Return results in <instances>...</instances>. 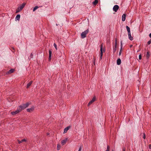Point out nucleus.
Masks as SVG:
<instances>
[{
  "mask_svg": "<svg viewBox=\"0 0 151 151\" xmlns=\"http://www.w3.org/2000/svg\"><path fill=\"white\" fill-rule=\"evenodd\" d=\"M143 138L144 139H145V133H143Z\"/></svg>",
  "mask_w": 151,
  "mask_h": 151,
  "instance_id": "7c9ffc66",
  "label": "nucleus"
},
{
  "mask_svg": "<svg viewBox=\"0 0 151 151\" xmlns=\"http://www.w3.org/2000/svg\"><path fill=\"white\" fill-rule=\"evenodd\" d=\"M112 151H114L113 150H112Z\"/></svg>",
  "mask_w": 151,
  "mask_h": 151,
  "instance_id": "79ce46f5",
  "label": "nucleus"
},
{
  "mask_svg": "<svg viewBox=\"0 0 151 151\" xmlns=\"http://www.w3.org/2000/svg\"><path fill=\"white\" fill-rule=\"evenodd\" d=\"M33 54L32 53H31L30 55V58H32L33 57Z\"/></svg>",
  "mask_w": 151,
  "mask_h": 151,
  "instance_id": "f704fd0d",
  "label": "nucleus"
},
{
  "mask_svg": "<svg viewBox=\"0 0 151 151\" xmlns=\"http://www.w3.org/2000/svg\"><path fill=\"white\" fill-rule=\"evenodd\" d=\"M32 83V81H31L29 83H28L27 85V88H28L30 86Z\"/></svg>",
  "mask_w": 151,
  "mask_h": 151,
  "instance_id": "ddd939ff",
  "label": "nucleus"
},
{
  "mask_svg": "<svg viewBox=\"0 0 151 151\" xmlns=\"http://www.w3.org/2000/svg\"><path fill=\"white\" fill-rule=\"evenodd\" d=\"M25 5L26 3H23L21 5L19 6L17 8V9L16 10V13H18L22 10L25 6Z\"/></svg>",
  "mask_w": 151,
  "mask_h": 151,
  "instance_id": "f03ea898",
  "label": "nucleus"
},
{
  "mask_svg": "<svg viewBox=\"0 0 151 151\" xmlns=\"http://www.w3.org/2000/svg\"><path fill=\"white\" fill-rule=\"evenodd\" d=\"M116 46H115V48H114V49H113V51L114 52H115L116 51Z\"/></svg>",
  "mask_w": 151,
  "mask_h": 151,
  "instance_id": "c756f323",
  "label": "nucleus"
},
{
  "mask_svg": "<svg viewBox=\"0 0 151 151\" xmlns=\"http://www.w3.org/2000/svg\"><path fill=\"white\" fill-rule=\"evenodd\" d=\"M26 140L25 139H23L21 141H20L19 140H18V142L19 144H20L21 143H22V142H26Z\"/></svg>",
  "mask_w": 151,
  "mask_h": 151,
  "instance_id": "a211bd4d",
  "label": "nucleus"
},
{
  "mask_svg": "<svg viewBox=\"0 0 151 151\" xmlns=\"http://www.w3.org/2000/svg\"><path fill=\"white\" fill-rule=\"evenodd\" d=\"M82 149V147L81 146H80L78 151H81Z\"/></svg>",
  "mask_w": 151,
  "mask_h": 151,
  "instance_id": "c85d7f7f",
  "label": "nucleus"
},
{
  "mask_svg": "<svg viewBox=\"0 0 151 151\" xmlns=\"http://www.w3.org/2000/svg\"><path fill=\"white\" fill-rule=\"evenodd\" d=\"M34 107L32 106L30 108L27 109V111L28 112H31L34 110Z\"/></svg>",
  "mask_w": 151,
  "mask_h": 151,
  "instance_id": "423d86ee",
  "label": "nucleus"
},
{
  "mask_svg": "<svg viewBox=\"0 0 151 151\" xmlns=\"http://www.w3.org/2000/svg\"><path fill=\"white\" fill-rule=\"evenodd\" d=\"M93 63L94 65L95 64V61H96V59L95 58H93Z\"/></svg>",
  "mask_w": 151,
  "mask_h": 151,
  "instance_id": "473e14b6",
  "label": "nucleus"
},
{
  "mask_svg": "<svg viewBox=\"0 0 151 151\" xmlns=\"http://www.w3.org/2000/svg\"><path fill=\"white\" fill-rule=\"evenodd\" d=\"M151 43V40H150L147 43L149 45Z\"/></svg>",
  "mask_w": 151,
  "mask_h": 151,
  "instance_id": "2f4dec72",
  "label": "nucleus"
},
{
  "mask_svg": "<svg viewBox=\"0 0 151 151\" xmlns=\"http://www.w3.org/2000/svg\"><path fill=\"white\" fill-rule=\"evenodd\" d=\"M150 56V55L149 54V52L148 51L147 52L146 54V57L147 58H148Z\"/></svg>",
  "mask_w": 151,
  "mask_h": 151,
  "instance_id": "412c9836",
  "label": "nucleus"
},
{
  "mask_svg": "<svg viewBox=\"0 0 151 151\" xmlns=\"http://www.w3.org/2000/svg\"><path fill=\"white\" fill-rule=\"evenodd\" d=\"M98 3L97 0H95V1L92 2V4L94 5H96Z\"/></svg>",
  "mask_w": 151,
  "mask_h": 151,
  "instance_id": "aec40b11",
  "label": "nucleus"
},
{
  "mask_svg": "<svg viewBox=\"0 0 151 151\" xmlns=\"http://www.w3.org/2000/svg\"><path fill=\"white\" fill-rule=\"evenodd\" d=\"M31 104V103L27 102L26 104H22L19 106V108L21 109L22 111V110L28 107Z\"/></svg>",
  "mask_w": 151,
  "mask_h": 151,
  "instance_id": "f257e3e1",
  "label": "nucleus"
},
{
  "mask_svg": "<svg viewBox=\"0 0 151 151\" xmlns=\"http://www.w3.org/2000/svg\"><path fill=\"white\" fill-rule=\"evenodd\" d=\"M20 14L17 15L15 17V20L19 21L20 20Z\"/></svg>",
  "mask_w": 151,
  "mask_h": 151,
  "instance_id": "9b49d317",
  "label": "nucleus"
},
{
  "mask_svg": "<svg viewBox=\"0 0 151 151\" xmlns=\"http://www.w3.org/2000/svg\"><path fill=\"white\" fill-rule=\"evenodd\" d=\"M49 60H50L51 59V56L52 54V51L51 50H49Z\"/></svg>",
  "mask_w": 151,
  "mask_h": 151,
  "instance_id": "2eb2a0df",
  "label": "nucleus"
},
{
  "mask_svg": "<svg viewBox=\"0 0 151 151\" xmlns=\"http://www.w3.org/2000/svg\"><path fill=\"white\" fill-rule=\"evenodd\" d=\"M123 151H125V150L124 149V150H123Z\"/></svg>",
  "mask_w": 151,
  "mask_h": 151,
  "instance_id": "58836bf2",
  "label": "nucleus"
},
{
  "mask_svg": "<svg viewBox=\"0 0 151 151\" xmlns=\"http://www.w3.org/2000/svg\"><path fill=\"white\" fill-rule=\"evenodd\" d=\"M54 46L55 47V49H56V50H57V45H56V44L55 43H54Z\"/></svg>",
  "mask_w": 151,
  "mask_h": 151,
  "instance_id": "393cba45",
  "label": "nucleus"
},
{
  "mask_svg": "<svg viewBox=\"0 0 151 151\" xmlns=\"http://www.w3.org/2000/svg\"><path fill=\"white\" fill-rule=\"evenodd\" d=\"M119 9V6L118 5H116L114 6L113 7V10L115 12H116Z\"/></svg>",
  "mask_w": 151,
  "mask_h": 151,
  "instance_id": "39448f33",
  "label": "nucleus"
},
{
  "mask_svg": "<svg viewBox=\"0 0 151 151\" xmlns=\"http://www.w3.org/2000/svg\"><path fill=\"white\" fill-rule=\"evenodd\" d=\"M122 50V48L121 47V48H120V51H119V55H121Z\"/></svg>",
  "mask_w": 151,
  "mask_h": 151,
  "instance_id": "a878e982",
  "label": "nucleus"
},
{
  "mask_svg": "<svg viewBox=\"0 0 151 151\" xmlns=\"http://www.w3.org/2000/svg\"><path fill=\"white\" fill-rule=\"evenodd\" d=\"M132 45H131V46H130L131 47H132Z\"/></svg>",
  "mask_w": 151,
  "mask_h": 151,
  "instance_id": "a19ab883",
  "label": "nucleus"
},
{
  "mask_svg": "<svg viewBox=\"0 0 151 151\" xmlns=\"http://www.w3.org/2000/svg\"><path fill=\"white\" fill-rule=\"evenodd\" d=\"M89 32V29H87L86 31L84 32H82L81 33V36L82 38H84L86 37V35Z\"/></svg>",
  "mask_w": 151,
  "mask_h": 151,
  "instance_id": "7ed1b4c3",
  "label": "nucleus"
},
{
  "mask_svg": "<svg viewBox=\"0 0 151 151\" xmlns=\"http://www.w3.org/2000/svg\"><path fill=\"white\" fill-rule=\"evenodd\" d=\"M115 46L116 47V46L117 45V41L116 39L115 40Z\"/></svg>",
  "mask_w": 151,
  "mask_h": 151,
  "instance_id": "bb28decb",
  "label": "nucleus"
},
{
  "mask_svg": "<svg viewBox=\"0 0 151 151\" xmlns=\"http://www.w3.org/2000/svg\"><path fill=\"white\" fill-rule=\"evenodd\" d=\"M121 63V60L120 58H118L117 60V64L119 65Z\"/></svg>",
  "mask_w": 151,
  "mask_h": 151,
  "instance_id": "f3484780",
  "label": "nucleus"
},
{
  "mask_svg": "<svg viewBox=\"0 0 151 151\" xmlns=\"http://www.w3.org/2000/svg\"><path fill=\"white\" fill-rule=\"evenodd\" d=\"M149 36L151 38V33L149 34Z\"/></svg>",
  "mask_w": 151,
  "mask_h": 151,
  "instance_id": "4c0bfd02",
  "label": "nucleus"
},
{
  "mask_svg": "<svg viewBox=\"0 0 151 151\" xmlns=\"http://www.w3.org/2000/svg\"><path fill=\"white\" fill-rule=\"evenodd\" d=\"M110 150V147L109 146H107V149L106 151H109Z\"/></svg>",
  "mask_w": 151,
  "mask_h": 151,
  "instance_id": "b1692460",
  "label": "nucleus"
},
{
  "mask_svg": "<svg viewBox=\"0 0 151 151\" xmlns=\"http://www.w3.org/2000/svg\"><path fill=\"white\" fill-rule=\"evenodd\" d=\"M126 15L125 14H124L122 16V21H125L126 19Z\"/></svg>",
  "mask_w": 151,
  "mask_h": 151,
  "instance_id": "f8f14e48",
  "label": "nucleus"
},
{
  "mask_svg": "<svg viewBox=\"0 0 151 151\" xmlns=\"http://www.w3.org/2000/svg\"><path fill=\"white\" fill-rule=\"evenodd\" d=\"M39 8L38 6H36L33 9V12L35 11L37 9Z\"/></svg>",
  "mask_w": 151,
  "mask_h": 151,
  "instance_id": "4be33fe9",
  "label": "nucleus"
},
{
  "mask_svg": "<svg viewBox=\"0 0 151 151\" xmlns=\"http://www.w3.org/2000/svg\"><path fill=\"white\" fill-rule=\"evenodd\" d=\"M139 60H141L142 59V55L141 54H140L139 55Z\"/></svg>",
  "mask_w": 151,
  "mask_h": 151,
  "instance_id": "cd10ccee",
  "label": "nucleus"
},
{
  "mask_svg": "<svg viewBox=\"0 0 151 151\" xmlns=\"http://www.w3.org/2000/svg\"><path fill=\"white\" fill-rule=\"evenodd\" d=\"M128 35L129 39L131 40H133V37H132L131 36V32L128 33Z\"/></svg>",
  "mask_w": 151,
  "mask_h": 151,
  "instance_id": "9d476101",
  "label": "nucleus"
},
{
  "mask_svg": "<svg viewBox=\"0 0 151 151\" xmlns=\"http://www.w3.org/2000/svg\"><path fill=\"white\" fill-rule=\"evenodd\" d=\"M103 44H101L100 45V52H101L100 54H103V52H104V50L103 51Z\"/></svg>",
  "mask_w": 151,
  "mask_h": 151,
  "instance_id": "1a4fd4ad",
  "label": "nucleus"
},
{
  "mask_svg": "<svg viewBox=\"0 0 151 151\" xmlns=\"http://www.w3.org/2000/svg\"><path fill=\"white\" fill-rule=\"evenodd\" d=\"M96 100V97H94L92 100L90 101L89 103H88V106H89L90 105H91L93 102H94Z\"/></svg>",
  "mask_w": 151,
  "mask_h": 151,
  "instance_id": "0eeeda50",
  "label": "nucleus"
},
{
  "mask_svg": "<svg viewBox=\"0 0 151 151\" xmlns=\"http://www.w3.org/2000/svg\"><path fill=\"white\" fill-rule=\"evenodd\" d=\"M49 134H48V133H47V135H49Z\"/></svg>",
  "mask_w": 151,
  "mask_h": 151,
  "instance_id": "ea45409f",
  "label": "nucleus"
},
{
  "mask_svg": "<svg viewBox=\"0 0 151 151\" xmlns=\"http://www.w3.org/2000/svg\"><path fill=\"white\" fill-rule=\"evenodd\" d=\"M121 47H122V41H121Z\"/></svg>",
  "mask_w": 151,
  "mask_h": 151,
  "instance_id": "c9c22d12",
  "label": "nucleus"
},
{
  "mask_svg": "<svg viewBox=\"0 0 151 151\" xmlns=\"http://www.w3.org/2000/svg\"><path fill=\"white\" fill-rule=\"evenodd\" d=\"M149 148L150 149H151V145L150 144L149 145Z\"/></svg>",
  "mask_w": 151,
  "mask_h": 151,
  "instance_id": "e433bc0d",
  "label": "nucleus"
},
{
  "mask_svg": "<svg viewBox=\"0 0 151 151\" xmlns=\"http://www.w3.org/2000/svg\"><path fill=\"white\" fill-rule=\"evenodd\" d=\"M67 139H65L61 141V143L62 145H64L66 143Z\"/></svg>",
  "mask_w": 151,
  "mask_h": 151,
  "instance_id": "4468645a",
  "label": "nucleus"
},
{
  "mask_svg": "<svg viewBox=\"0 0 151 151\" xmlns=\"http://www.w3.org/2000/svg\"><path fill=\"white\" fill-rule=\"evenodd\" d=\"M69 129V127H67L64 129V133H65L67 132V131Z\"/></svg>",
  "mask_w": 151,
  "mask_h": 151,
  "instance_id": "dca6fc26",
  "label": "nucleus"
},
{
  "mask_svg": "<svg viewBox=\"0 0 151 151\" xmlns=\"http://www.w3.org/2000/svg\"><path fill=\"white\" fill-rule=\"evenodd\" d=\"M14 70V69H12L9 70V71H7L6 73V74H9L11 73H13Z\"/></svg>",
  "mask_w": 151,
  "mask_h": 151,
  "instance_id": "6e6552de",
  "label": "nucleus"
},
{
  "mask_svg": "<svg viewBox=\"0 0 151 151\" xmlns=\"http://www.w3.org/2000/svg\"><path fill=\"white\" fill-rule=\"evenodd\" d=\"M21 109L18 107L17 108V109L14 111H12L11 112V114L12 115H15L18 113L19 112L21 111Z\"/></svg>",
  "mask_w": 151,
  "mask_h": 151,
  "instance_id": "20e7f679",
  "label": "nucleus"
},
{
  "mask_svg": "<svg viewBox=\"0 0 151 151\" xmlns=\"http://www.w3.org/2000/svg\"><path fill=\"white\" fill-rule=\"evenodd\" d=\"M60 145L59 144H58L57 145V150H59L60 149Z\"/></svg>",
  "mask_w": 151,
  "mask_h": 151,
  "instance_id": "5701e85b",
  "label": "nucleus"
},
{
  "mask_svg": "<svg viewBox=\"0 0 151 151\" xmlns=\"http://www.w3.org/2000/svg\"><path fill=\"white\" fill-rule=\"evenodd\" d=\"M103 56V54H100V60H101L102 59V58Z\"/></svg>",
  "mask_w": 151,
  "mask_h": 151,
  "instance_id": "72a5a7b5",
  "label": "nucleus"
},
{
  "mask_svg": "<svg viewBox=\"0 0 151 151\" xmlns=\"http://www.w3.org/2000/svg\"><path fill=\"white\" fill-rule=\"evenodd\" d=\"M126 28L127 31L128 33H130V28L128 26H126Z\"/></svg>",
  "mask_w": 151,
  "mask_h": 151,
  "instance_id": "6ab92c4d",
  "label": "nucleus"
}]
</instances>
